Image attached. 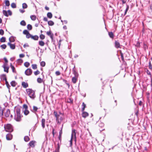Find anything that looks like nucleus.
Masks as SVG:
<instances>
[{
  "mask_svg": "<svg viewBox=\"0 0 152 152\" xmlns=\"http://www.w3.org/2000/svg\"><path fill=\"white\" fill-rule=\"evenodd\" d=\"M14 112L15 113L14 119L17 121H20L21 118L20 109L18 107L15 108Z\"/></svg>",
  "mask_w": 152,
  "mask_h": 152,
  "instance_id": "1",
  "label": "nucleus"
},
{
  "mask_svg": "<svg viewBox=\"0 0 152 152\" xmlns=\"http://www.w3.org/2000/svg\"><path fill=\"white\" fill-rule=\"evenodd\" d=\"M26 91L27 94L30 97L33 99H34L36 97L35 91L30 88H28L26 89Z\"/></svg>",
  "mask_w": 152,
  "mask_h": 152,
  "instance_id": "2",
  "label": "nucleus"
},
{
  "mask_svg": "<svg viewBox=\"0 0 152 152\" xmlns=\"http://www.w3.org/2000/svg\"><path fill=\"white\" fill-rule=\"evenodd\" d=\"M76 133L75 132V130L73 129L72 130V135L71 138L69 141L70 142V146L71 147L72 145V140L73 139L75 140V142L76 141Z\"/></svg>",
  "mask_w": 152,
  "mask_h": 152,
  "instance_id": "3",
  "label": "nucleus"
},
{
  "mask_svg": "<svg viewBox=\"0 0 152 152\" xmlns=\"http://www.w3.org/2000/svg\"><path fill=\"white\" fill-rule=\"evenodd\" d=\"M53 114L56 118V120L58 123H60L61 121L63 120V115L62 114H58L56 111H54Z\"/></svg>",
  "mask_w": 152,
  "mask_h": 152,
  "instance_id": "4",
  "label": "nucleus"
},
{
  "mask_svg": "<svg viewBox=\"0 0 152 152\" xmlns=\"http://www.w3.org/2000/svg\"><path fill=\"white\" fill-rule=\"evenodd\" d=\"M4 128L6 131L7 132H11L13 130L12 126L10 124L5 125Z\"/></svg>",
  "mask_w": 152,
  "mask_h": 152,
  "instance_id": "5",
  "label": "nucleus"
},
{
  "mask_svg": "<svg viewBox=\"0 0 152 152\" xmlns=\"http://www.w3.org/2000/svg\"><path fill=\"white\" fill-rule=\"evenodd\" d=\"M5 115L6 117L10 116L11 118H12V115L10 114V110L9 109L6 110V112H5Z\"/></svg>",
  "mask_w": 152,
  "mask_h": 152,
  "instance_id": "6",
  "label": "nucleus"
},
{
  "mask_svg": "<svg viewBox=\"0 0 152 152\" xmlns=\"http://www.w3.org/2000/svg\"><path fill=\"white\" fill-rule=\"evenodd\" d=\"M25 74L27 75H30L32 73V70L30 69H27L25 71Z\"/></svg>",
  "mask_w": 152,
  "mask_h": 152,
  "instance_id": "7",
  "label": "nucleus"
},
{
  "mask_svg": "<svg viewBox=\"0 0 152 152\" xmlns=\"http://www.w3.org/2000/svg\"><path fill=\"white\" fill-rule=\"evenodd\" d=\"M39 109V108H38L36 106H33V109L32 110H31V111L33 113H34L35 114L37 115V114L36 112H37V110Z\"/></svg>",
  "mask_w": 152,
  "mask_h": 152,
  "instance_id": "8",
  "label": "nucleus"
},
{
  "mask_svg": "<svg viewBox=\"0 0 152 152\" xmlns=\"http://www.w3.org/2000/svg\"><path fill=\"white\" fill-rule=\"evenodd\" d=\"M47 35L50 37L52 40L53 39V33H51L50 31H47Z\"/></svg>",
  "mask_w": 152,
  "mask_h": 152,
  "instance_id": "9",
  "label": "nucleus"
},
{
  "mask_svg": "<svg viewBox=\"0 0 152 152\" xmlns=\"http://www.w3.org/2000/svg\"><path fill=\"white\" fill-rule=\"evenodd\" d=\"M45 120L44 118H42L41 120V125L43 128H45Z\"/></svg>",
  "mask_w": 152,
  "mask_h": 152,
  "instance_id": "10",
  "label": "nucleus"
},
{
  "mask_svg": "<svg viewBox=\"0 0 152 152\" xmlns=\"http://www.w3.org/2000/svg\"><path fill=\"white\" fill-rule=\"evenodd\" d=\"M8 45H9L10 48L12 49H14L15 48V44H11L10 42L8 43Z\"/></svg>",
  "mask_w": 152,
  "mask_h": 152,
  "instance_id": "11",
  "label": "nucleus"
},
{
  "mask_svg": "<svg viewBox=\"0 0 152 152\" xmlns=\"http://www.w3.org/2000/svg\"><path fill=\"white\" fill-rule=\"evenodd\" d=\"M2 67L4 68V71L7 73H8L9 67L8 66H6L5 64L3 65Z\"/></svg>",
  "mask_w": 152,
  "mask_h": 152,
  "instance_id": "12",
  "label": "nucleus"
},
{
  "mask_svg": "<svg viewBox=\"0 0 152 152\" xmlns=\"http://www.w3.org/2000/svg\"><path fill=\"white\" fill-rule=\"evenodd\" d=\"M22 85L24 88H26L28 86V84L24 82H23L22 83Z\"/></svg>",
  "mask_w": 152,
  "mask_h": 152,
  "instance_id": "13",
  "label": "nucleus"
},
{
  "mask_svg": "<svg viewBox=\"0 0 152 152\" xmlns=\"http://www.w3.org/2000/svg\"><path fill=\"white\" fill-rule=\"evenodd\" d=\"M82 116L83 117L85 118L88 115V114L86 112L83 111Z\"/></svg>",
  "mask_w": 152,
  "mask_h": 152,
  "instance_id": "14",
  "label": "nucleus"
},
{
  "mask_svg": "<svg viewBox=\"0 0 152 152\" xmlns=\"http://www.w3.org/2000/svg\"><path fill=\"white\" fill-rule=\"evenodd\" d=\"M115 47L116 48H118L120 47V44L119 42L117 41L115 42Z\"/></svg>",
  "mask_w": 152,
  "mask_h": 152,
  "instance_id": "15",
  "label": "nucleus"
},
{
  "mask_svg": "<svg viewBox=\"0 0 152 152\" xmlns=\"http://www.w3.org/2000/svg\"><path fill=\"white\" fill-rule=\"evenodd\" d=\"M0 78L1 80H6L7 79L6 75H5L3 74L0 76Z\"/></svg>",
  "mask_w": 152,
  "mask_h": 152,
  "instance_id": "16",
  "label": "nucleus"
},
{
  "mask_svg": "<svg viewBox=\"0 0 152 152\" xmlns=\"http://www.w3.org/2000/svg\"><path fill=\"white\" fill-rule=\"evenodd\" d=\"M31 38L34 40H38L39 37L37 35H35L34 36L32 35Z\"/></svg>",
  "mask_w": 152,
  "mask_h": 152,
  "instance_id": "17",
  "label": "nucleus"
},
{
  "mask_svg": "<svg viewBox=\"0 0 152 152\" xmlns=\"http://www.w3.org/2000/svg\"><path fill=\"white\" fill-rule=\"evenodd\" d=\"M9 40L10 41L9 42H10V43L11 42H13L15 41L14 37L12 36L9 38Z\"/></svg>",
  "mask_w": 152,
  "mask_h": 152,
  "instance_id": "18",
  "label": "nucleus"
},
{
  "mask_svg": "<svg viewBox=\"0 0 152 152\" xmlns=\"http://www.w3.org/2000/svg\"><path fill=\"white\" fill-rule=\"evenodd\" d=\"M10 66L11 68L12 69V71L13 72L15 73L16 71L15 67L12 65V64H10Z\"/></svg>",
  "mask_w": 152,
  "mask_h": 152,
  "instance_id": "19",
  "label": "nucleus"
},
{
  "mask_svg": "<svg viewBox=\"0 0 152 152\" xmlns=\"http://www.w3.org/2000/svg\"><path fill=\"white\" fill-rule=\"evenodd\" d=\"M108 34L109 37L113 39L114 37V35L112 32H109Z\"/></svg>",
  "mask_w": 152,
  "mask_h": 152,
  "instance_id": "20",
  "label": "nucleus"
},
{
  "mask_svg": "<svg viewBox=\"0 0 152 152\" xmlns=\"http://www.w3.org/2000/svg\"><path fill=\"white\" fill-rule=\"evenodd\" d=\"M77 80V78H76L75 77H73L72 78V82L74 84L75 83H76Z\"/></svg>",
  "mask_w": 152,
  "mask_h": 152,
  "instance_id": "21",
  "label": "nucleus"
},
{
  "mask_svg": "<svg viewBox=\"0 0 152 152\" xmlns=\"http://www.w3.org/2000/svg\"><path fill=\"white\" fill-rule=\"evenodd\" d=\"M23 112L24 114L26 115H28L29 113V111L28 109L23 110Z\"/></svg>",
  "mask_w": 152,
  "mask_h": 152,
  "instance_id": "22",
  "label": "nucleus"
},
{
  "mask_svg": "<svg viewBox=\"0 0 152 152\" xmlns=\"http://www.w3.org/2000/svg\"><path fill=\"white\" fill-rule=\"evenodd\" d=\"M34 141H31L29 143V144L31 147H34Z\"/></svg>",
  "mask_w": 152,
  "mask_h": 152,
  "instance_id": "23",
  "label": "nucleus"
},
{
  "mask_svg": "<svg viewBox=\"0 0 152 152\" xmlns=\"http://www.w3.org/2000/svg\"><path fill=\"white\" fill-rule=\"evenodd\" d=\"M39 45L41 46H44L45 45L44 42L42 41H39Z\"/></svg>",
  "mask_w": 152,
  "mask_h": 152,
  "instance_id": "24",
  "label": "nucleus"
},
{
  "mask_svg": "<svg viewBox=\"0 0 152 152\" xmlns=\"http://www.w3.org/2000/svg\"><path fill=\"white\" fill-rule=\"evenodd\" d=\"M47 16L48 18H51L52 17V14L51 13L49 12L47 14Z\"/></svg>",
  "mask_w": 152,
  "mask_h": 152,
  "instance_id": "25",
  "label": "nucleus"
},
{
  "mask_svg": "<svg viewBox=\"0 0 152 152\" xmlns=\"http://www.w3.org/2000/svg\"><path fill=\"white\" fill-rule=\"evenodd\" d=\"M30 18L32 20H36V17L35 15H31L30 16Z\"/></svg>",
  "mask_w": 152,
  "mask_h": 152,
  "instance_id": "26",
  "label": "nucleus"
},
{
  "mask_svg": "<svg viewBox=\"0 0 152 152\" xmlns=\"http://www.w3.org/2000/svg\"><path fill=\"white\" fill-rule=\"evenodd\" d=\"M48 24L49 25L52 26L54 24V23L51 20H50L48 22Z\"/></svg>",
  "mask_w": 152,
  "mask_h": 152,
  "instance_id": "27",
  "label": "nucleus"
},
{
  "mask_svg": "<svg viewBox=\"0 0 152 152\" xmlns=\"http://www.w3.org/2000/svg\"><path fill=\"white\" fill-rule=\"evenodd\" d=\"M3 13L4 15L6 17L8 16V15L7 13V12L5 10H3Z\"/></svg>",
  "mask_w": 152,
  "mask_h": 152,
  "instance_id": "28",
  "label": "nucleus"
},
{
  "mask_svg": "<svg viewBox=\"0 0 152 152\" xmlns=\"http://www.w3.org/2000/svg\"><path fill=\"white\" fill-rule=\"evenodd\" d=\"M82 106L83 107H82V111H84L85 110V107H86V105L84 103V102H83L82 103Z\"/></svg>",
  "mask_w": 152,
  "mask_h": 152,
  "instance_id": "29",
  "label": "nucleus"
},
{
  "mask_svg": "<svg viewBox=\"0 0 152 152\" xmlns=\"http://www.w3.org/2000/svg\"><path fill=\"white\" fill-rule=\"evenodd\" d=\"M20 24L23 26H25L26 25V23L25 21L24 20H23L20 22Z\"/></svg>",
  "mask_w": 152,
  "mask_h": 152,
  "instance_id": "30",
  "label": "nucleus"
},
{
  "mask_svg": "<svg viewBox=\"0 0 152 152\" xmlns=\"http://www.w3.org/2000/svg\"><path fill=\"white\" fill-rule=\"evenodd\" d=\"M11 136L10 134H7L6 136V139L8 140H10L11 139Z\"/></svg>",
  "mask_w": 152,
  "mask_h": 152,
  "instance_id": "31",
  "label": "nucleus"
},
{
  "mask_svg": "<svg viewBox=\"0 0 152 152\" xmlns=\"http://www.w3.org/2000/svg\"><path fill=\"white\" fill-rule=\"evenodd\" d=\"M27 28L29 30H31L32 29V26L29 24H28L27 26Z\"/></svg>",
  "mask_w": 152,
  "mask_h": 152,
  "instance_id": "32",
  "label": "nucleus"
},
{
  "mask_svg": "<svg viewBox=\"0 0 152 152\" xmlns=\"http://www.w3.org/2000/svg\"><path fill=\"white\" fill-rule=\"evenodd\" d=\"M24 140L26 142H28L29 140V138L28 136H25L24 137Z\"/></svg>",
  "mask_w": 152,
  "mask_h": 152,
  "instance_id": "33",
  "label": "nucleus"
},
{
  "mask_svg": "<svg viewBox=\"0 0 152 152\" xmlns=\"http://www.w3.org/2000/svg\"><path fill=\"white\" fill-rule=\"evenodd\" d=\"M5 38L4 37H1L0 39V42H4L5 41Z\"/></svg>",
  "mask_w": 152,
  "mask_h": 152,
  "instance_id": "34",
  "label": "nucleus"
},
{
  "mask_svg": "<svg viewBox=\"0 0 152 152\" xmlns=\"http://www.w3.org/2000/svg\"><path fill=\"white\" fill-rule=\"evenodd\" d=\"M32 67L34 69H36L37 68V65L36 64H32Z\"/></svg>",
  "mask_w": 152,
  "mask_h": 152,
  "instance_id": "35",
  "label": "nucleus"
},
{
  "mask_svg": "<svg viewBox=\"0 0 152 152\" xmlns=\"http://www.w3.org/2000/svg\"><path fill=\"white\" fill-rule=\"evenodd\" d=\"M24 66L26 67H28L30 65V64L28 62H25L24 64Z\"/></svg>",
  "mask_w": 152,
  "mask_h": 152,
  "instance_id": "36",
  "label": "nucleus"
},
{
  "mask_svg": "<svg viewBox=\"0 0 152 152\" xmlns=\"http://www.w3.org/2000/svg\"><path fill=\"white\" fill-rule=\"evenodd\" d=\"M11 84L12 86L15 87L16 86V83L15 81H12L11 82Z\"/></svg>",
  "mask_w": 152,
  "mask_h": 152,
  "instance_id": "37",
  "label": "nucleus"
},
{
  "mask_svg": "<svg viewBox=\"0 0 152 152\" xmlns=\"http://www.w3.org/2000/svg\"><path fill=\"white\" fill-rule=\"evenodd\" d=\"M37 81L38 83H41L42 82V80L40 78H38L37 79Z\"/></svg>",
  "mask_w": 152,
  "mask_h": 152,
  "instance_id": "38",
  "label": "nucleus"
},
{
  "mask_svg": "<svg viewBox=\"0 0 152 152\" xmlns=\"http://www.w3.org/2000/svg\"><path fill=\"white\" fill-rule=\"evenodd\" d=\"M22 7L23 9L26 8L27 7V5L26 3H24L22 4Z\"/></svg>",
  "mask_w": 152,
  "mask_h": 152,
  "instance_id": "39",
  "label": "nucleus"
},
{
  "mask_svg": "<svg viewBox=\"0 0 152 152\" xmlns=\"http://www.w3.org/2000/svg\"><path fill=\"white\" fill-rule=\"evenodd\" d=\"M11 7L12 8H14L16 7V4L15 3H12L11 4Z\"/></svg>",
  "mask_w": 152,
  "mask_h": 152,
  "instance_id": "40",
  "label": "nucleus"
},
{
  "mask_svg": "<svg viewBox=\"0 0 152 152\" xmlns=\"http://www.w3.org/2000/svg\"><path fill=\"white\" fill-rule=\"evenodd\" d=\"M5 5L7 6H9L10 5V2L9 0H7L5 1Z\"/></svg>",
  "mask_w": 152,
  "mask_h": 152,
  "instance_id": "41",
  "label": "nucleus"
},
{
  "mask_svg": "<svg viewBox=\"0 0 152 152\" xmlns=\"http://www.w3.org/2000/svg\"><path fill=\"white\" fill-rule=\"evenodd\" d=\"M40 65L42 67H44L45 65V63L44 61H42L40 62Z\"/></svg>",
  "mask_w": 152,
  "mask_h": 152,
  "instance_id": "42",
  "label": "nucleus"
},
{
  "mask_svg": "<svg viewBox=\"0 0 152 152\" xmlns=\"http://www.w3.org/2000/svg\"><path fill=\"white\" fill-rule=\"evenodd\" d=\"M28 33H29V32L26 30H24L23 31V34L26 35Z\"/></svg>",
  "mask_w": 152,
  "mask_h": 152,
  "instance_id": "43",
  "label": "nucleus"
},
{
  "mask_svg": "<svg viewBox=\"0 0 152 152\" xmlns=\"http://www.w3.org/2000/svg\"><path fill=\"white\" fill-rule=\"evenodd\" d=\"M40 38L42 39H43L45 38V36L43 34H41L39 36Z\"/></svg>",
  "mask_w": 152,
  "mask_h": 152,
  "instance_id": "44",
  "label": "nucleus"
},
{
  "mask_svg": "<svg viewBox=\"0 0 152 152\" xmlns=\"http://www.w3.org/2000/svg\"><path fill=\"white\" fill-rule=\"evenodd\" d=\"M23 110L28 109V106L26 104H24L23 106Z\"/></svg>",
  "mask_w": 152,
  "mask_h": 152,
  "instance_id": "45",
  "label": "nucleus"
},
{
  "mask_svg": "<svg viewBox=\"0 0 152 152\" xmlns=\"http://www.w3.org/2000/svg\"><path fill=\"white\" fill-rule=\"evenodd\" d=\"M31 36L32 35H31L29 33L26 35V37L28 39L30 38H31Z\"/></svg>",
  "mask_w": 152,
  "mask_h": 152,
  "instance_id": "46",
  "label": "nucleus"
},
{
  "mask_svg": "<svg viewBox=\"0 0 152 152\" xmlns=\"http://www.w3.org/2000/svg\"><path fill=\"white\" fill-rule=\"evenodd\" d=\"M7 46L5 44H3L1 45V48L3 49H5L6 48Z\"/></svg>",
  "mask_w": 152,
  "mask_h": 152,
  "instance_id": "47",
  "label": "nucleus"
},
{
  "mask_svg": "<svg viewBox=\"0 0 152 152\" xmlns=\"http://www.w3.org/2000/svg\"><path fill=\"white\" fill-rule=\"evenodd\" d=\"M40 72L38 70H37L36 71H35L34 72V74L35 75H38L39 74Z\"/></svg>",
  "mask_w": 152,
  "mask_h": 152,
  "instance_id": "48",
  "label": "nucleus"
},
{
  "mask_svg": "<svg viewBox=\"0 0 152 152\" xmlns=\"http://www.w3.org/2000/svg\"><path fill=\"white\" fill-rule=\"evenodd\" d=\"M67 102L69 103H72L73 100L71 98H69L67 99Z\"/></svg>",
  "mask_w": 152,
  "mask_h": 152,
  "instance_id": "49",
  "label": "nucleus"
},
{
  "mask_svg": "<svg viewBox=\"0 0 152 152\" xmlns=\"http://www.w3.org/2000/svg\"><path fill=\"white\" fill-rule=\"evenodd\" d=\"M17 62L19 63H22L23 62V60L20 59H18L17 60Z\"/></svg>",
  "mask_w": 152,
  "mask_h": 152,
  "instance_id": "50",
  "label": "nucleus"
},
{
  "mask_svg": "<svg viewBox=\"0 0 152 152\" xmlns=\"http://www.w3.org/2000/svg\"><path fill=\"white\" fill-rule=\"evenodd\" d=\"M149 67L150 69L152 70V65L151 64L150 61L149 63Z\"/></svg>",
  "mask_w": 152,
  "mask_h": 152,
  "instance_id": "51",
  "label": "nucleus"
},
{
  "mask_svg": "<svg viewBox=\"0 0 152 152\" xmlns=\"http://www.w3.org/2000/svg\"><path fill=\"white\" fill-rule=\"evenodd\" d=\"M63 81L68 86V87L69 88V86H69V84L68 83H67V81L66 80H63Z\"/></svg>",
  "mask_w": 152,
  "mask_h": 152,
  "instance_id": "52",
  "label": "nucleus"
},
{
  "mask_svg": "<svg viewBox=\"0 0 152 152\" xmlns=\"http://www.w3.org/2000/svg\"><path fill=\"white\" fill-rule=\"evenodd\" d=\"M57 145H58V147L56 149V151H57V152H59V148H60V146H59V143H58Z\"/></svg>",
  "mask_w": 152,
  "mask_h": 152,
  "instance_id": "53",
  "label": "nucleus"
},
{
  "mask_svg": "<svg viewBox=\"0 0 152 152\" xmlns=\"http://www.w3.org/2000/svg\"><path fill=\"white\" fill-rule=\"evenodd\" d=\"M55 74L57 76L61 74L60 72L59 71H57L56 72Z\"/></svg>",
  "mask_w": 152,
  "mask_h": 152,
  "instance_id": "54",
  "label": "nucleus"
},
{
  "mask_svg": "<svg viewBox=\"0 0 152 152\" xmlns=\"http://www.w3.org/2000/svg\"><path fill=\"white\" fill-rule=\"evenodd\" d=\"M4 34V31L2 29L0 30V34L3 35Z\"/></svg>",
  "mask_w": 152,
  "mask_h": 152,
  "instance_id": "55",
  "label": "nucleus"
},
{
  "mask_svg": "<svg viewBox=\"0 0 152 152\" xmlns=\"http://www.w3.org/2000/svg\"><path fill=\"white\" fill-rule=\"evenodd\" d=\"M99 126L101 127H103L104 126V123L102 122L100 123L99 124Z\"/></svg>",
  "mask_w": 152,
  "mask_h": 152,
  "instance_id": "56",
  "label": "nucleus"
},
{
  "mask_svg": "<svg viewBox=\"0 0 152 152\" xmlns=\"http://www.w3.org/2000/svg\"><path fill=\"white\" fill-rule=\"evenodd\" d=\"M62 134V130H61L59 132V139L60 140L61 137V135Z\"/></svg>",
  "mask_w": 152,
  "mask_h": 152,
  "instance_id": "57",
  "label": "nucleus"
},
{
  "mask_svg": "<svg viewBox=\"0 0 152 152\" xmlns=\"http://www.w3.org/2000/svg\"><path fill=\"white\" fill-rule=\"evenodd\" d=\"M7 12L8 13V15H12V13L11 11L10 10H8L7 11Z\"/></svg>",
  "mask_w": 152,
  "mask_h": 152,
  "instance_id": "58",
  "label": "nucleus"
},
{
  "mask_svg": "<svg viewBox=\"0 0 152 152\" xmlns=\"http://www.w3.org/2000/svg\"><path fill=\"white\" fill-rule=\"evenodd\" d=\"M3 112L1 110V107H0V115H3Z\"/></svg>",
  "mask_w": 152,
  "mask_h": 152,
  "instance_id": "59",
  "label": "nucleus"
},
{
  "mask_svg": "<svg viewBox=\"0 0 152 152\" xmlns=\"http://www.w3.org/2000/svg\"><path fill=\"white\" fill-rule=\"evenodd\" d=\"M24 56L25 55L23 54H21L19 55V57L20 58H23Z\"/></svg>",
  "mask_w": 152,
  "mask_h": 152,
  "instance_id": "60",
  "label": "nucleus"
},
{
  "mask_svg": "<svg viewBox=\"0 0 152 152\" xmlns=\"http://www.w3.org/2000/svg\"><path fill=\"white\" fill-rule=\"evenodd\" d=\"M143 47L145 49H147L148 48L146 44H144Z\"/></svg>",
  "mask_w": 152,
  "mask_h": 152,
  "instance_id": "61",
  "label": "nucleus"
},
{
  "mask_svg": "<svg viewBox=\"0 0 152 152\" xmlns=\"http://www.w3.org/2000/svg\"><path fill=\"white\" fill-rule=\"evenodd\" d=\"M54 131H55V129L54 128H53V130H52V134H53V137L54 136V134H55Z\"/></svg>",
  "mask_w": 152,
  "mask_h": 152,
  "instance_id": "62",
  "label": "nucleus"
},
{
  "mask_svg": "<svg viewBox=\"0 0 152 152\" xmlns=\"http://www.w3.org/2000/svg\"><path fill=\"white\" fill-rule=\"evenodd\" d=\"M43 20L45 21H47L48 20V18L46 17H44L43 18Z\"/></svg>",
  "mask_w": 152,
  "mask_h": 152,
  "instance_id": "63",
  "label": "nucleus"
},
{
  "mask_svg": "<svg viewBox=\"0 0 152 152\" xmlns=\"http://www.w3.org/2000/svg\"><path fill=\"white\" fill-rule=\"evenodd\" d=\"M142 101H140L139 103V104H138L140 106H141L142 105Z\"/></svg>",
  "mask_w": 152,
  "mask_h": 152,
  "instance_id": "64",
  "label": "nucleus"
}]
</instances>
